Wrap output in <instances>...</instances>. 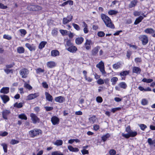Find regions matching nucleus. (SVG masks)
<instances>
[{
    "instance_id": "f257e3e1",
    "label": "nucleus",
    "mask_w": 155,
    "mask_h": 155,
    "mask_svg": "<svg viewBox=\"0 0 155 155\" xmlns=\"http://www.w3.org/2000/svg\"><path fill=\"white\" fill-rule=\"evenodd\" d=\"M101 17L107 27L112 29L114 28V25L112 23L111 20L109 17L104 14H101Z\"/></svg>"
},
{
    "instance_id": "f03ea898",
    "label": "nucleus",
    "mask_w": 155,
    "mask_h": 155,
    "mask_svg": "<svg viewBox=\"0 0 155 155\" xmlns=\"http://www.w3.org/2000/svg\"><path fill=\"white\" fill-rule=\"evenodd\" d=\"M42 133V131L38 129H34L29 132V135L32 138H34L40 134H41Z\"/></svg>"
},
{
    "instance_id": "7ed1b4c3",
    "label": "nucleus",
    "mask_w": 155,
    "mask_h": 155,
    "mask_svg": "<svg viewBox=\"0 0 155 155\" xmlns=\"http://www.w3.org/2000/svg\"><path fill=\"white\" fill-rule=\"evenodd\" d=\"M94 44L90 39H86L84 44V47L86 50H90L91 48V45Z\"/></svg>"
},
{
    "instance_id": "20e7f679",
    "label": "nucleus",
    "mask_w": 155,
    "mask_h": 155,
    "mask_svg": "<svg viewBox=\"0 0 155 155\" xmlns=\"http://www.w3.org/2000/svg\"><path fill=\"white\" fill-rule=\"evenodd\" d=\"M96 66L99 69L103 74L104 75L106 74V73L104 70V64L102 61H101L97 64Z\"/></svg>"
},
{
    "instance_id": "39448f33",
    "label": "nucleus",
    "mask_w": 155,
    "mask_h": 155,
    "mask_svg": "<svg viewBox=\"0 0 155 155\" xmlns=\"http://www.w3.org/2000/svg\"><path fill=\"white\" fill-rule=\"evenodd\" d=\"M138 38L141 41L143 45H146L148 42V37L145 35H141Z\"/></svg>"
},
{
    "instance_id": "423d86ee",
    "label": "nucleus",
    "mask_w": 155,
    "mask_h": 155,
    "mask_svg": "<svg viewBox=\"0 0 155 155\" xmlns=\"http://www.w3.org/2000/svg\"><path fill=\"white\" fill-rule=\"evenodd\" d=\"M30 116L33 124H35L39 122L40 119L35 114L31 113L30 114Z\"/></svg>"
},
{
    "instance_id": "0eeeda50",
    "label": "nucleus",
    "mask_w": 155,
    "mask_h": 155,
    "mask_svg": "<svg viewBox=\"0 0 155 155\" xmlns=\"http://www.w3.org/2000/svg\"><path fill=\"white\" fill-rule=\"evenodd\" d=\"M28 73V71L27 69L26 68H23L20 71V75L23 78H26Z\"/></svg>"
},
{
    "instance_id": "6e6552de",
    "label": "nucleus",
    "mask_w": 155,
    "mask_h": 155,
    "mask_svg": "<svg viewBox=\"0 0 155 155\" xmlns=\"http://www.w3.org/2000/svg\"><path fill=\"white\" fill-rule=\"evenodd\" d=\"M0 97L2 100L4 104L6 103L10 100L9 97L8 96L5 94L0 95Z\"/></svg>"
},
{
    "instance_id": "1a4fd4ad",
    "label": "nucleus",
    "mask_w": 155,
    "mask_h": 155,
    "mask_svg": "<svg viewBox=\"0 0 155 155\" xmlns=\"http://www.w3.org/2000/svg\"><path fill=\"white\" fill-rule=\"evenodd\" d=\"M39 94L38 93H35L34 94H30L27 97L28 100H30L34 99L37 97L39 96Z\"/></svg>"
},
{
    "instance_id": "9d476101",
    "label": "nucleus",
    "mask_w": 155,
    "mask_h": 155,
    "mask_svg": "<svg viewBox=\"0 0 155 155\" xmlns=\"http://www.w3.org/2000/svg\"><path fill=\"white\" fill-rule=\"evenodd\" d=\"M72 18V16L71 15L67 16V17L64 18L63 19V24L65 25L71 21Z\"/></svg>"
},
{
    "instance_id": "9b49d317",
    "label": "nucleus",
    "mask_w": 155,
    "mask_h": 155,
    "mask_svg": "<svg viewBox=\"0 0 155 155\" xmlns=\"http://www.w3.org/2000/svg\"><path fill=\"white\" fill-rule=\"evenodd\" d=\"M11 113L10 110H5L2 112V117L5 119H7V116Z\"/></svg>"
},
{
    "instance_id": "f8f14e48",
    "label": "nucleus",
    "mask_w": 155,
    "mask_h": 155,
    "mask_svg": "<svg viewBox=\"0 0 155 155\" xmlns=\"http://www.w3.org/2000/svg\"><path fill=\"white\" fill-rule=\"evenodd\" d=\"M9 88L8 87H3L0 90V92L3 94H6L9 93Z\"/></svg>"
},
{
    "instance_id": "ddd939ff",
    "label": "nucleus",
    "mask_w": 155,
    "mask_h": 155,
    "mask_svg": "<svg viewBox=\"0 0 155 155\" xmlns=\"http://www.w3.org/2000/svg\"><path fill=\"white\" fill-rule=\"evenodd\" d=\"M66 49L68 51L72 53H75L77 50V48L73 45L68 47Z\"/></svg>"
},
{
    "instance_id": "4468645a",
    "label": "nucleus",
    "mask_w": 155,
    "mask_h": 155,
    "mask_svg": "<svg viewBox=\"0 0 155 155\" xmlns=\"http://www.w3.org/2000/svg\"><path fill=\"white\" fill-rule=\"evenodd\" d=\"M64 97L61 96L57 97L55 98V101L59 103H63L64 101Z\"/></svg>"
},
{
    "instance_id": "2eb2a0df",
    "label": "nucleus",
    "mask_w": 155,
    "mask_h": 155,
    "mask_svg": "<svg viewBox=\"0 0 155 155\" xmlns=\"http://www.w3.org/2000/svg\"><path fill=\"white\" fill-rule=\"evenodd\" d=\"M51 121L54 125L58 124L59 121V119L55 116L51 118Z\"/></svg>"
},
{
    "instance_id": "dca6fc26",
    "label": "nucleus",
    "mask_w": 155,
    "mask_h": 155,
    "mask_svg": "<svg viewBox=\"0 0 155 155\" xmlns=\"http://www.w3.org/2000/svg\"><path fill=\"white\" fill-rule=\"evenodd\" d=\"M132 72L133 73L140 74L141 72V69L138 67H134L132 69Z\"/></svg>"
},
{
    "instance_id": "f3484780",
    "label": "nucleus",
    "mask_w": 155,
    "mask_h": 155,
    "mask_svg": "<svg viewBox=\"0 0 155 155\" xmlns=\"http://www.w3.org/2000/svg\"><path fill=\"white\" fill-rule=\"evenodd\" d=\"M25 46L31 51H34L35 49V47L33 45H31L28 43H26L25 44Z\"/></svg>"
},
{
    "instance_id": "a211bd4d",
    "label": "nucleus",
    "mask_w": 155,
    "mask_h": 155,
    "mask_svg": "<svg viewBox=\"0 0 155 155\" xmlns=\"http://www.w3.org/2000/svg\"><path fill=\"white\" fill-rule=\"evenodd\" d=\"M84 38L82 37H78L75 39L76 43L78 45L81 44L84 41Z\"/></svg>"
},
{
    "instance_id": "6ab92c4d",
    "label": "nucleus",
    "mask_w": 155,
    "mask_h": 155,
    "mask_svg": "<svg viewBox=\"0 0 155 155\" xmlns=\"http://www.w3.org/2000/svg\"><path fill=\"white\" fill-rule=\"evenodd\" d=\"M45 94L46 100L49 101H52L53 99L52 96L47 92H45Z\"/></svg>"
},
{
    "instance_id": "aec40b11",
    "label": "nucleus",
    "mask_w": 155,
    "mask_h": 155,
    "mask_svg": "<svg viewBox=\"0 0 155 155\" xmlns=\"http://www.w3.org/2000/svg\"><path fill=\"white\" fill-rule=\"evenodd\" d=\"M47 65L48 67L51 68L56 66V64L53 61H50L47 63Z\"/></svg>"
},
{
    "instance_id": "412c9836",
    "label": "nucleus",
    "mask_w": 155,
    "mask_h": 155,
    "mask_svg": "<svg viewBox=\"0 0 155 155\" xmlns=\"http://www.w3.org/2000/svg\"><path fill=\"white\" fill-rule=\"evenodd\" d=\"M110 134L109 133L104 134L101 137L102 140L103 142H105L110 137Z\"/></svg>"
},
{
    "instance_id": "4be33fe9",
    "label": "nucleus",
    "mask_w": 155,
    "mask_h": 155,
    "mask_svg": "<svg viewBox=\"0 0 155 155\" xmlns=\"http://www.w3.org/2000/svg\"><path fill=\"white\" fill-rule=\"evenodd\" d=\"M100 47L99 46H97L95 47L92 51L91 52L93 55H96L98 51L100 49Z\"/></svg>"
},
{
    "instance_id": "5701e85b",
    "label": "nucleus",
    "mask_w": 155,
    "mask_h": 155,
    "mask_svg": "<svg viewBox=\"0 0 155 155\" xmlns=\"http://www.w3.org/2000/svg\"><path fill=\"white\" fill-rule=\"evenodd\" d=\"M121 65H122L121 63L120 62H118L113 64L112 67L114 69H117L120 68Z\"/></svg>"
},
{
    "instance_id": "b1692460",
    "label": "nucleus",
    "mask_w": 155,
    "mask_h": 155,
    "mask_svg": "<svg viewBox=\"0 0 155 155\" xmlns=\"http://www.w3.org/2000/svg\"><path fill=\"white\" fill-rule=\"evenodd\" d=\"M68 4H69L70 5H73V1L71 0H68L64 2L60 5L62 6H64Z\"/></svg>"
},
{
    "instance_id": "393cba45",
    "label": "nucleus",
    "mask_w": 155,
    "mask_h": 155,
    "mask_svg": "<svg viewBox=\"0 0 155 155\" xmlns=\"http://www.w3.org/2000/svg\"><path fill=\"white\" fill-rule=\"evenodd\" d=\"M144 31L146 33L149 34H152L155 32V30L152 28H147Z\"/></svg>"
},
{
    "instance_id": "a878e982",
    "label": "nucleus",
    "mask_w": 155,
    "mask_h": 155,
    "mask_svg": "<svg viewBox=\"0 0 155 155\" xmlns=\"http://www.w3.org/2000/svg\"><path fill=\"white\" fill-rule=\"evenodd\" d=\"M59 52L57 50H52L51 51V55L52 56L56 57L59 55Z\"/></svg>"
},
{
    "instance_id": "bb28decb",
    "label": "nucleus",
    "mask_w": 155,
    "mask_h": 155,
    "mask_svg": "<svg viewBox=\"0 0 155 155\" xmlns=\"http://www.w3.org/2000/svg\"><path fill=\"white\" fill-rule=\"evenodd\" d=\"M143 17L142 16H140L139 17L137 18L135 20L134 22V24L137 25L139 23L141 22L142 20L143 19Z\"/></svg>"
},
{
    "instance_id": "cd10ccee",
    "label": "nucleus",
    "mask_w": 155,
    "mask_h": 155,
    "mask_svg": "<svg viewBox=\"0 0 155 155\" xmlns=\"http://www.w3.org/2000/svg\"><path fill=\"white\" fill-rule=\"evenodd\" d=\"M68 149L71 151L78 152L79 151V149L77 148H74L71 146H68Z\"/></svg>"
},
{
    "instance_id": "c85d7f7f",
    "label": "nucleus",
    "mask_w": 155,
    "mask_h": 155,
    "mask_svg": "<svg viewBox=\"0 0 155 155\" xmlns=\"http://www.w3.org/2000/svg\"><path fill=\"white\" fill-rule=\"evenodd\" d=\"M137 3V0H134L132 1L129 5V7L130 8H132L134 7Z\"/></svg>"
},
{
    "instance_id": "c756f323",
    "label": "nucleus",
    "mask_w": 155,
    "mask_h": 155,
    "mask_svg": "<svg viewBox=\"0 0 155 155\" xmlns=\"http://www.w3.org/2000/svg\"><path fill=\"white\" fill-rule=\"evenodd\" d=\"M17 51L18 53L22 54L24 52L25 49L22 47H18L17 48Z\"/></svg>"
},
{
    "instance_id": "7c9ffc66",
    "label": "nucleus",
    "mask_w": 155,
    "mask_h": 155,
    "mask_svg": "<svg viewBox=\"0 0 155 155\" xmlns=\"http://www.w3.org/2000/svg\"><path fill=\"white\" fill-rule=\"evenodd\" d=\"M118 85L120 87L124 89H126L127 87V85L124 82H121Z\"/></svg>"
},
{
    "instance_id": "2f4dec72",
    "label": "nucleus",
    "mask_w": 155,
    "mask_h": 155,
    "mask_svg": "<svg viewBox=\"0 0 155 155\" xmlns=\"http://www.w3.org/2000/svg\"><path fill=\"white\" fill-rule=\"evenodd\" d=\"M54 144L57 146H60L61 145L63 144V141L61 140H56L54 143Z\"/></svg>"
},
{
    "instance_id": "473e14b6",
    "label": "nucleus",
    "mask_w": 155,
    "mask_h": 155,
    "mask_svg": "<svg viewBox=\"0 0 155 155\" xmlns=\"http://www.w3.org/2000/svg\"><path fill=\"white\" fill-rule=\"evenodd\" d=\"M89 122L92 124H94L96 120V117L95 116H92L91 117L89 118Z\"/></svg>"
},
{
    "instance_id": "72a5a7b5",
    "label": "nucleus",
    "mask_w": 155,
    "mask_h": 155,
    "mask_svg": "<svg viewBox=\"0 0 155 155\" xmlns=\"http://www.w3.org/2000/svg\"><path fill=\"white\" fill-rule=\"evenodd\" d=\"M47 44V42L45 41H42L40 43L38 48L40 49H42L45 47V46Z\"/></svg>"
},
{
    "instance_id": "f704fd0d",
    "label": "nucleus",
    "mask_w": 155,
    "mask_h": 155,
    "mask_svg": "<svg viewBox=\"0 0 155 155\" xmlns=\"http://www.w3.org/2000/svg\"><path fill=\"white\" fill-rule=\"evenodd\" d=\"M147 142L150 145H153L155 146V140H152L151 138H149L148 139Z\"/></svg>"
},
{
    "instance_id": "c9c22d12",
    "label": "nucleus",
    "mask_w": 155,
    "mask_h": 155,
    "mask_svg": "<svg viewBox=\"0 0 155 155\" xmlns=\"http://www.w3.org/2000/svg\"><path fill=\"white\" fill-rule=\"evenodd\" d=\"M118 13V12L117 11L112 10L108 11V14L110 15H115Z\"/></svg>"
},
{
    "instance_id": "e433bc0d",
    "label": "nucleus",
    "mask_w": 155,
    "mask_h": 155,
    "mask_svg": "<svg viewBox=\"0 0 155 155\" xmlns=\"http://www.w3.org/2000/svg\"><path fill=\"white\" fill-rule=\"evenodd\" d=\"M153 79H147L146 78H144L143 79L142 81L144 82H146L147 83H150L152 82H153Z\"/></svg>"
},
{
    "instance_id": "4c0bfd02",
    "label": "nucleus",
    "mask_w": 155,
    "mask_h": 155,
    "mask_svg": "<svg viewBox=\"0 0 155 155\" xmlns=\"http://www.w3.org/2000/svg\"><path fill=\"white\" fill-rule=\"evenodd\" d=\"M129 73V71H124L120 73V74L121 76H125L128 75Z\"/></svg>"
},
{
    "instance_id": "58836bf2",
    "label": "nucleus",
    "mask_w": 155,
    "mask_h": 155,
    "mask_svg": "<svg viewBox=\"0 0 155 155\" xmlns=\"http://www.w3.org/2000/svg\"><path fill=\"white\" fill-rule=\"evenodd\" d=\"M22 106L23 104L22 103H16L14 104V107L18 108H21L22 107Z\"/></svg>"
},
{
    "instance_id": "ea45409f",
    "label": "nucleus",
    "mask_w": 155,
    "mask_h": 155,
    "mask_svg": "<svg viewBox=\"0 0 155 155\" xmlns=\"http://www.w3.org/2000/svg\"><path fill=\"white\" fill-rule=\"evenodd\" d=\"M18 117L21 119L27 120V117L24 114H21L19 115Z\"/></svg>"
},
{
    "instance_id": "a19ab883",
    "label": "nucleus",
    "mask_w": 155,
    "mask_h": 155,
    "mask_svg": "<svg viewBox=\"0 0 155 155\" xmlns=\"http://www.w3.org/2000/svg\"><path fill=\"white\" fill-rule=\"evenodd\" d=\"M129 134L130 137H135L137 134V133L136 131H133L132 130H131L129 133Z\"/></svg>"
},
{
    "instance_id": "79ce46f5",
    "label": "nucleus",
    "mask_w": 155,
    "mask_h": 155,
    "mask_svg": "<svg viewBox=\"0 0 155 155\" xmlns=\"http://www.w3.org/2000/svg\"><path fill=\"white\" fill-rule=\"evenodd\" d=\"M118 80L117 78L116 77H113L111 78V81L112 83L113 84H115Z\"/></svg>"
},
{
    "instance_id": "37998d69",
    "label": "nucleus",
    "mask_w": 155,
    "mask_h": 155,
    "mask_svg": "<svg viewBox=\"0 0 155 155\" xmlns=\"http://www.w3.org/2000/svg\"><path fill=\"white\" fill-rule=\"evenodd\" d=\"M143 14L141 11H135L134 13V15L135 16H138L140 15H143Z\"/></svg>"
},
{
    "instance_id": "c03bdc74",
    "label": "nucleus",
    "mask_w": 155,
    "mask_h": 155,
    "mask_svg": "<svg viewBox=\"0 0 155 155\" xmlns=\"http://www.w3.org/2000/svg\"><path fill=\"white\" fill-rule=\"evenodd\" d=\"M51 155H63V154L62 153L59 151H56L52 152Z\"/></svg>"
},
{
    "instance_id": "a18cd8bd",
    "label": "nucleus",
    "mask_w": 155,
    "mask_h": 155,
    "mask_svg": "<svg viewBox=\"0 0 155 155\" xmlns=\"http://www.w3.org/2000/svg\"><path fill=\"white\" fill-rule=\"evenodd\" d=\"M24 86L25 88L28 89L29 90H31L32 89V87L26 82H25L24 84Z\"/></svg>"
},
{
    "instance_id": "49530a36",
    "label": "nucleus",
    "mask_w": 155,
    "mask_h": 155,
    "mask_svg": "<svg viewBox=\"0 0 155 155\" xmlns=\"http://www.w3.org/2000/svg\"><path fill=\"white\" fill-rule=\"evenodd\" d=\"M35 5H30L27 7L28 10L30 11H34Z\"/></svg>"
},
{
    "instance_id": "de8ad7c7",
    "label": "nucleus",
    "mask_w": 155,
    "mask_h": 155,
    "mask_svg": "<svg viewBox=\"0 0 155 155\" xmlns=\"http://www.w3.org/2000/svg\"><path fill=\"white\" fill-rule=\"evenodd\" d=\"M105 35V34L102 31H99L97 33V35L100 37H104Z\"/></svg>"
},
{
    "instance_id": "09e8293b",
    "label": "nucleus",
    "mask_w": 155,
    "mask_h": 155,
    "mask_svg": "<svg viewBox=\"0 0 155 155\" xmlns=\"http://www.w3.org/2000/svg\"><path fill=\"white\" fill-rule=\"evenodd\" d=\"M139 127L140 129L142 130H144L147 128V126L143 124H140L139 125Z\"/></svg>"
},
{
    "instance_id": "8fccbe9b",
    "label": "nucleus",
    "mask_w": 155,
    "mask_h": 155,
    "mask_svg": "<svg viewBox=\"0 0 155 155\" xmlns=\"http://www.w3.org/2000/svg\"><path fill=\"white\" fill-rule=\"evenodd\" d=\"M2 146L3 147L4 152L6 153L7 151V145L6 144L3 143L2 144Z\"/></svg>"
},
{
    "instance_id": "3c124183",
    "label": "nucleus",
    "mask_w": 155,
    "mask_h": 155,
    "mask_svg": "<svg viewBox=\"0 0 155 155\" xmlns=\"http://www.w3.org/2000/svg\"><path fill=\"white\" fill-rule=\"evenodd\" d=\"M58 33V30L57 29H54L51 32V34L52 35L54 36H56Z\"/></svg>"
},
{
    "instance_id": "603ef678",
    "label": "nucleus",
    "mask_w": 155,
    "mask_h": 155,
    "mask_svg": "<svg viewBox=\"0 0 155 155\" xmlns=\"http://www.w3.org/2000/svg\"><path fill=\"white\" fill-rule=\"evenodd\" d=\"M5 72L7 74H8L9 73H13V70L12 69H9L8 68H6L4 69Z\"/></svg>"
},
{
    "instance_id": "864d4df0",
    "label": "nucleus",
    "mask_w": 155,
    "mask_h": 155,
    "mask_svg": "<svg viewBox=\"0 0 155 155\" xmlns=\"http://www.w3.org/2000/svg\"><path fill=\"white\" fill-rule=\"evenodd\" d=\"M141 104L143 105H145L147 104L148 101L147 100L144 99L142 100Z\"/></svg>"
},
{
    "instance_id": "5fc2aeb1",
    "label": "nucleus",
    "mask_w": 155,
    "mask_h": 155,
    "mask_svg": "<svg viewBox=\"0 0 155 155\" xmlns=\"http://www.w3.org/2000/svg\"><path fill=\"white\" fill-rule=\"evenodd\" d=\"M19 143V141L15 139H12L11 140L10 143L12 145L17 144Z\"/></svg>"
},
{
    "instance_id": "6e6d98bb",
    "label": "nucleus",
    "mask_w": 155,
    "mask_h": 155,
    "mask_svg": "<svg viewBox=\"0 0 155 155\" xmlns=\"http://www.w3.org/2000/svg\"><path fill=\"white\" fill-rule=\"evenodd\" d=\"M60 32L61 34L63 35H67L68 31L66 30H60Z\"/></svg>"
},
{
    "instance_id": "4d7b16f0",
    "label": "nucleus",
    "mask_w": 155,
    "mask_h": 155,
    "mask_svg": "<svg viewBox=\"0 0 155 155\" xmlns=\"http://www.w3.org/2000/svg\"><path fill=\"white\" fill-rule=\"evenodd\" d=\"M72 25L75 29L79 31L80 29V28L79 25L73 23Z\"/></svg>"
},
{
    "instance_id": "13d9d810",
    "label": "nucleus",
    "mask_w": 155,
    "mask_h": 155,
    "mask_svg": "<svg viewBox=\"0 0 155 155\" xmlns=\"http://www.w3.org/2000/svg\"><path fill=\"white\" fill-rule=\"evenodd\" d=\"M34 11H39L42 9V7L37 5H35Z\"/></svg>"
},
{
    "instance_id": "bf43d9fd",
    "label": "nucleus",
    "mask_w": 155,
    "mask_h": 155,
    "mask_svg": "<svg viewBox=\"0 0 155 155\" xmlns=\"http://www.w3.org/2000/svg\"><path fill=\"white\" fill-rule=\"evenodd\" d=\"M65 45L66 47L67 46L68 47L72 45V43L71 42V41L70 40H67L66 42Z\"/></svg>"
},
{
    "instance_id": "052dcab7",
    "label": "nucleus",
    "mask_w": 155,
    "mask_h": 155,
    "mask_svg": "<svg viewBox=\"0 0 155 155\" xmlns=\"http://www.w3.org/2000/svg\"><path fill=\"white\" fill-rule=\"evenodd\" d=\"M3 38L8 40H11L12 39V37L10 35L5 34L3 35Z\"/></svg>"
},
{
    "instance_id": "680f3d73",
    "label": "nucleus",
    "mask_w": 155,
    "mask_h": 155,
    "mask_svg": "<svg viewBox=\"0 0 155 155\" xmlns=\"http://www.w3.org/2000/svg\"><path fill=\"white\" fill-rule=\"evenodd\" d=\"M36 73L38 74L39 73H42L44 71V70L40 68H39L36 69Z\"/></svg>"
},
{
    "instance_id": "e2e57ef3",
    "label": "nucleus",
    "mask_w": 155,
    "mask_h": 155,
    "mask_svg": "<svg viewBox=\"0 0 155 155\" xmlns=\"http://www.w3.org/2000/svg\"><path fill=\"white\" fill-rule=\"evenodd\" d=\"M97 83L100 85L103 84H104V80L101 78H100L97 80Z\"/></svg>"
},
{
    "instance_id": "0e129e2a",
    "label": "nucleus",
    "mask_w": 155,
    "mask_h": 155,
    "mask_svg": "<svg viewBox=\"0 0 155 155\" xmlns=\"http://www.w3.org/2000/svg\"><path fill=\"white\" fill-rule=\"evenodd\" d=\"M96 100L97 101L98 103H101L103 101L102 98L101 97H97Z\"/></svg>"
},
{
    "instance_id": "69168bd1",
    "label": "nucleus",
    "mask_w": 155,
    "mask_h": 155,
    "mask_svg": "<svg viewBox=\"0 0 155 155\" xmlns=\"http://www.w3.org/2000/svg\"><path fill=\"white\" fill-rule=\"evenodd\" d=\"M116 153V151L114 149L110 150L109 151V153L110 155H115Z\"/></svg>"
},
{
    "instance_id": "338daca9",
    "label": "nucleus",
    "mask_w": 155,
    "mask_h": 155,
    "mask_svg": "<svg viewBox=\"0 0 155 155\" xmlns=\"http://www.w3.org/2000/svg\"><path fill=\"white\" fill-rule=\"evenodd\" d=\"M122 135L123 137H124L126 138H128L130 137L129 134L128 133H127L126 134H125L124 133H122Z\"/></svg>"
},
{
    "instance_id": "774afa93",
    "label": "nucleus",
    "mask_w": 155,
    "mask_h": 155,
    "mask_svg": "<svg viewBox=\"0 0 155 155\" xmlns=\"http://www.w3.org/2000/svg\"><path fill=\"white\" fill-rule=\"evenodd\" d=\"M8 133L6 131L1 132L0 133V136L2 137H5L8 135Z\"/></svg>"
}]
</instances>
